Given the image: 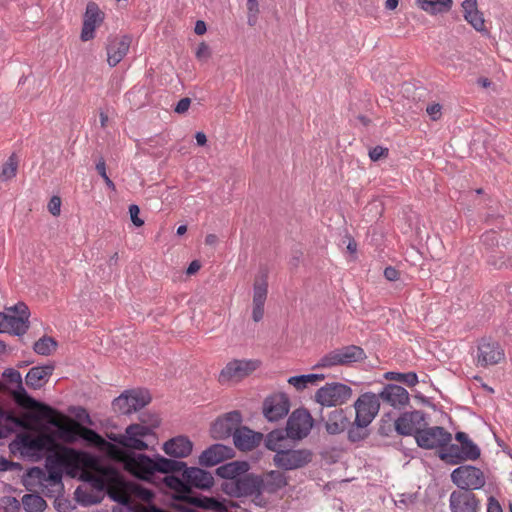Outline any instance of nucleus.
I'll return each instance as SVG.
<instances>
[{
  "instance_id": "obj_46",
  "label": "nucleus",
  "mask_w": 512,
  "mask_h": 512,
  "mask_svg": "<svg viewBox=\"0 0 512 512\" xmlns=\"http://www.w3.org/2000/svg\"><path fill=\"white\" fill-rule=\"evenodd\" d=\"M12 393L15 401L20 405H26L34 402L33 398L27 394L22 383L16 386Z\"/></svg>"
},
{
  "instance_id": "obj_24",
  "label": "nucleus",
  "mask_w": 512,
  "mask_h": 512,
  "mask_svg": "<svg viewBox=\"0 0 512 512\" xmlns=\"http://www.w3.org/2000/svg\"><path fill=\"white\" fill-rule=\"evenodd\" d=\"M132 38L129 35L109 39L107 50V62L110 67H115L129 51Z\"/></svg>"
},
{
  "instance_id": "obj_56",
  "label": "nucleus",
  "mask_w": 512,
  "mask_h": 512,
  "mask_svg": "<svg viewBox=\"0 0 512 512\" xmlns=\"http://www.w3.org/2000/svg\"><path fill=\"white\" fill-rule=\"evenodd\" d=\"M190 104H191L190 98L186 97V98L180 99L175 107V112L179 113V114L186 112L189 109Z\"/></svg>"
},
{
  "instance_id": "obj_32",
  "label": "nucleus",
  "mask_w": 512,
  "mask_h": 512,
  "mask_svg": "<svg viewBox=\"0 0 512 512\" xmlns=\"http://www.w3.org/2000/svg\"><path fill=\"white\" fill-rule=\"evenodd\" d=\"M351 422L343 409H335L329 413L325 423L326 431L331 435L345 431Z\"/></svg>"
},
{
  "instance_id": "obj_1",
  "label": "nucleus",
  "mask_w": 512,
  "mask_h": 512,
  "mask_svg": "<svg viewBox=\"0 0 512 512\" xmlns=\"http://www.w3.org/2000/svg\"><path fill=\"white\" fill-rule=\"evenodd\" d=\"M153 436L151 427L142 424H131L126 428L124 434L111 437L112 441L125 449L120 453V460L126 471L143 480H150L156 472L168 474L183 471L182 476L190 488L210 489L213 486L214 478L212 474L204 469L188 468L182 461L167 459L161 455H155L151 458L145 454L131 451L147 449V439Z\"/></svg>"
},
{
  "instance_id": "obj_62",
  "label": "nucleus",
  "mask_w": 512,
  "mask_h": 512,
  "mask_svg": "<svg viewBox=\"0 0 512 512\" xmlns=\"http://www.w3.org/2000/svg\"><path fill=\"white\" fill-rule=\"evenodd\" d=\"M195 139L199 146H204L207 142V137L203 132H197L195 135Z\"/></svg>"
},
{
  "instance_id": "obj_2",
  "label": "nucleus",
  "mask_w": 512,
  "mask_h": 512,
  "mask_svg": "<svg viewBox=\"0 0 512 512\" xmlns=\"http://www.w3.org/2000/svg\"><path fill=\"white\" fill-rule=\"evenodd\" d=\"M91 461L92 458L87 453L58 444L54 440V445L47 451L45 469H29L24 483L26 486L38 485L46 497L57 499L64 491L63 473L74 475Z\"/></svg>"
},
{
  "instance_id": "obj_58",
  "label": "nucleus",
  "mask_w": 512,
  "mask_h": 512,
  "mask_svg": "<svg viewBox=\"0 0 512 512\" xmlns=\"http://www.w3.org/2000/svg\"><path fill=\"white\" fill-rule=\"evenodd\" d=\"M487 512H503L500 503L493 496L488 498Z\"/></svg>"
},
{
  "instance_id": "obj_19",
  "label": "nucleus",
  "mask_w": 512,
  "mask_h": 512,
  "mask_svg": "<svg viewBox=\"0 0 512 512\" xmlns=\"http://www.w3.org/2000/svg\"><path fill=\"white\" fill-rule=\"evenodd\" d=\"M289 409L290 401L284 393L268 396L263 403V414L271 422L284 418L288 414Z\"/></svg>"
},
{
  "instance_id": "obj_38",
  "label": "nucleus",
  "mask_w": 512,
  "mask_h": 512,
  "mask_svg": "<svg viewBox=\"0 0 512 512\" xmlns=\"http://www.w3.org/2000/svg\"><path fill=\"white\" fill-rule=\"evenodd\" d=\"M18 169V158L13 153L9 156L5 163H3L0 171V182H6L16 176Z\"/></svg>"
},
{
  "instance_id": "obj_18",
  "label": "nucleus",
  "mask_w": 512,
  "mask_h": 512,
  "mask_svg": "<svg viewBox=\"0 0 512 512\" xmlns=\"http://www.w3.org/2000/svg\"><path fill=\"white\" fill-rule=\"evenodd\" d=\"M477 365L487 367L496 365L504 359V351L498 342L490 338H482L478 343Z\"/></svg>"
},
{
  "instance_id": "obj_47",
  "label": "nucleus",
  "mask_w": 512,
  "mask_h": 512,
  "mask_svg": "<svg viewBox=\"0 0 512 512\" xmlns=\"http://www.w3.org/2000/svg\"><path fill=\"white\" fill-rule=\"evenodd\" d=\"M132 491L136 497L145 502H150L154 498V493L151 490L140 485H134Z\"/></svg>"
},
{
  "instance_id": "obj_29",
  "label": "nucleus",
  "mask_w": 512,
  "mask_h": 512,
  "mask_svg": "<svg viewBox=\"0 0 512 512\" xmlns=\"http://www.w3.org/2000/svg\"><path fill=\"white\" fill-rule=\"evenodd\" d=\"M53 371L54 365L52 364L31 368L25 377L27 386L35 390L40 389L48 382Z\"/></svg>"
},
{
  "instance_id": "obj_30",
  "label": "nucleus",
  "mask_w": 512,
  "mask_h": 512,
  "mask_svg": "<svg viewBox=\"0 0 512 512\" xmlns=\"http://www.w3.org/2000/svg\"><path fill=\"white\" fill-rule=\"evenodd\" d=\"M250 465L246 461H232L219 466L216 475L224 479V482H231L239 479L248 472Z\"/></svg>"
},
{
  "instance_id": "obj_7",
  "label": "nucleus",
  "mask_w": 512,
  "mask_h": 512,
  "mask_svg": "<svg viewBox=\"0 0 512 512\" xmlns=\"http://www.w3.org/2000/svg\"><path fill=\"white\" fill-rule=\"evenodd\" d=\"M151 401V396L148 390L134 389L123 392L120 396L115 398L112 402L113 409L124 415L137 412Z\"/></svg>"
},
{
  "instance_id": "obj_20",
  "label": "nucleus",
  "mask_w": 512,
  "mask_h": 512,
  "mask_svg": "<svg viewBox=\"0 0 512 512\" xmlns=\"http://www.w3.org/2000/svg\"><path fill=\"white\" fill-rule=\"evenodd\" d=\"M449 508L451 512H478L480 500L471 491L455 490L450 494Z\"/></svg>"
},
{
  "instance_id": "obj_53",
  "label": "nucleus",
  "mask_w": 512,
  "mask_h": 512,
  "mask_svg": "<svg viewBox=\"0 0 512 512\" xmlns=\"http://www.w3.org/2000/svg\"><path fill=\"white\" fill-rule=\"evenodd\" d=\"M442 106L438 103H433L431 105H428L426 108L427 114L430 116V118L433 121L438 120L442 115Z\"/></svg>"
},
{
  "instance_id": "obj_39",
  "label": "nucleus",
  "mask_w": 512,
  "mask_h": 512,
  "mask_svg": "<svg viewBox=\"0 0 512 512\" xmlns=\"http://www.w3.org/2000/svg\"><path fill=\"white\" fill-rule=\"evenodd\" d=\"M57 342L52 337L43 336L34 343V351L43 356L50 355L57 348Z\"/></svg>"
},
{
  "instance_id": "obj_60",
  "label": "nucleus",
  "mask_w": 512,
  "mask_h": 512,
  "mask_svg": "<svg viewBox=\"0 0 512 512\" xmlns=\"http://www.w3.org/2000/svg\"><path fill=\"white\" fill-rule=\"evenodd\" d=\"M109 495L114 501H117L121 504H126L129 501L128 496L126 495H122L116 492H109Z\"/></svg>"
},
{
  "instance_id": "obj_63",
  "label": "nucleus",
  "mask_w": 512,
  "mask_h": 512,
  "mask_svg": "<svg viewBox=\"0 0 512 512\" xmlns=\"http://www.w3.org/2000/svg\"><path fill=\"white\" fill-rule=\"evenodd\" d=\"M82 494H83V491H82L80 488H77V489H76V491H75V496H76V499H77L79 502H81V503H83V504H90V503H92V501H90V500H88V499L84 498V497L82 496Z\"/></svg>"
},
{
  "instance_id": "obj_42",
  "label": "nucleus",
  "mask_w": 512,
  "mask_h": 512,
  "mask_svg": "<svg viewBox=\"0 0 512 512\" xmlns=\"http://www.w3.org/2000/svg\"><path fill=\"white\" fill-rule=\"evenodd\" d=\"M198 507L212 510L214 512H228L227 508L214 498L201 497L195 498L193 501Z\"/></svg>"
},
{
  "instance_id": "obj_16",
  "label": "nucleus",
  "mask_w": 512,
  "mask_h": 512,
  "mask_svg": "<svg viewBox=\"0 0 512 512\" xmlns=\"http://www.w3.org/2000/svg\"><path fill=\"white\" fill-rule=\"evenodd\" d=\"M426 425L425 414L419 410L405 412L395 420V430L398 434L404 436L413 435L415 439L417 432L421 431Z\"/></svg>"
},
{
  "instance_id": "obj_33",
  "label": "nucleus",
  "mask_w": 512,
  "mask_h": 512,
  "mask_svg": "<svg viewBox=\"0 0 512 512\" xmlns=\"http://www.w3.org/2000/svg\"><path fill=\"white\" fill-rule=\"evenodd\" d=\"M416 5L430 15L445 14L453 6V0H415Z\"/></svg>"
},
{
  "instance_id": "obj_37",
  "label": "nucleus",
  "mask_w": 512,
  "mask_h": 512,
  "mask_svg": "<svg viewBox=\"0 0 512 512\" xmlns=\"http://www.w3.org/2000/svg\"><path fill=\"white\" fill-rule=\"evenodd\" d=\"M439 457L441 460L446 463L455 465L460 463L462 460L461 446L457 444H448L444 448H441L439 453Z\"/></svg>"
},
{
  "instance_id": "obj_27",
  "label": "nucleus",
  "mask_w": 512,
  "mask_h": 512,
  "mask_svg": "<svg viewBox=\"0 0 512 512\" xmlns=\"http://www.w3.org/2000/svg\"><path fill=\"white\" fill-rule=\"evenodd\" d=\"M287 485L284 473L272 470L264 475H259L260 496L263 493L273 494Z\"/></svg>"
},
{
  "instance_id": "obj_22",
  "label": "nucleus",
  "mask_w": 512,
  "mask_h": 512,
  "mask_svg": "<svg viewBox=\"0 0 512 512\" xmlns=\"http://www.w3.org/2000/svg\"><path fill=\"white\" fill-rule=\"evenodd\" d=\"M268 295V282L267 276L262 275L261 278H256L253 285V300H252V319L259 322L264 317V305Z\"/></svg>"
},
{
  "instance_id": "obj_35",
  "label": "nucleus",
  "mask_w": 512,
  "mask_h": 512,
  "mask_svg": "<svg viewBox=\"0 0 512 512\" xmlns=\"http://www.w3.org/2000/svg\"><path fill=\"white\" fill-rule=\"evenodd\" d=\"M325 379L324 374H305L292 376L288 379V383L294 386L297 390H303L310 384H316L318 381Z\"/></svg>"
},
{
  "instance_id": "obj_43",
  "label": "nucleus",
  "mask_w": 512,
  "mask_h": 512,
  "mask_svg": "<svg viewBox=\"0 0 512 512\" xmlns=\"http://www.w3.org/2000/svg\"><path fill=\"white\" fill-rule=\"evenodd\" d=\"M462 460H476L480 457L479 447L471 440L461 445Z\"/></svg>"
},
{
  "instance_id": "obj_10",
  "label": "nucleus",
  "mask_w": 512,
  "mask_h": 512,
  "mask_svg": "<svg viewBox=\"0 0 512 512\" xmlns=\"http://www.w3.org/2000/svg\"><path fill=\"white\" fill-rule=\"evenodd\" d=\"M452 482L459 490H478L485 485V476L483 472L471 465H462L454 469L451 473Z\"/></svg>"
},
{
  "instance_id": "obj_11",
  "label": "nucleus",
  "mask_w": 512,
  "mask_h": 512,
  "mask_svg": "<svg viewBox=\"0 0 512 512\" xmlns=\"http://www.w3.org/2000/svg\"><path fill=\"white\" fill-rule=\"evenodd\" d=\"M355 422L358 426H369L380 409L379 396L372 392L361 394L354 403Z\"/></svg>"
},
{
  "instance_id": "obj_36",
  "label": "nucleus",
  "mask_w": 512,
  "mask_h": 512,
  "mask_svg": "<svg viewBox=\"0 0 512 512\" xmlns=\"http://www.w3.org/2000/svg\"><path fill=\"white\" fill-rule=\"evenodd\" d=\"M22 505L26 512H43L47 507L46 501L37 494L24 495Z\"/></svg>"
},
{
  "instance_id": "obj_9",
  "label": "nucleus",
  "mask_w": 512,
  "mask_h": 512,
  "mask_svg": "<svg viewBox=\"0 0 512 512\" xmlns=\"http://www.w3.org/2000/svg\"><path fill=\"white\" fill-rule=\"evenodd\" d=\"M352 396V389L343 383H327L319 388L315 394V400L322 406H340L346 403Z\"/></svg>"
},
{
  "instance_id": "obj_21",
  "label": "nucleus",
  "mask_w": 512,
  "mask_h": 512,
  "mask_svg": "<svg viewBox=\"0 0 512 512\" xmlns=\"http://www.w3.org/2000/svg\"><path fill=\"white\" fill-rule=\"evenodd\" d=\"M104 20V14L95 2H89L83 17V26L80 38L86 42L95 37V29Z\"/></svg>"
},
{
  "instance_id": "obj_23",
  "label": "nucleus",
  "mask_w": 512,
  "mask_h": 512,
  "mask_svg": "<svg viewBox=\"0 0 512 512\" xmlns=\"http://www.w3.org/2000/svg\"><path fill=\"white\" fill-rule=\"evenodd\" d=\"M379 401L389 404L390 406L401 409L409 404V393L402 386L396 384H387L377 394Z\"/></svg>"
},
{
  "instance_id": "obj_17",
  "label": "nucleus",
  "mask_w": 512,
  "mask_h": 512,
  "mask_svg": "<svg viewBox=\"0 0 512 512\" xmlns=\"http://www.w3.org/2000/svg\"><path fill=\"white\" fill-rule=\"evenodd\" d=\"M242 422V415L239 411H231L217 418L212 424L210 433L214 439H226L235 434V431Z\"/></svg>"
},
{
  "instance_id": "obj_31",
  "label": "nucleus",
  "mask_w": 512,
  "mask_h": 512,
  "mask_svg": "<svg viewBox=\"0 0 512 512\" xmlns=\"http://www.w3.org/2000/svg\"><path fill=\"white\" fill-rule=\"evenodd\" d=\"M464 19L479 32L485 31V20L478 10L477 0H464L461 4Z\"/></svg>"
},
{
  "instance_id": "obj_52",
  "label": "nucleus",
  "mask_w": 512,
  "mask_h": 512,
  "mask_svg": "<svg viewBox=\"0 0 512 512\" xmlns=\"http://www.w3.org/2000/svg\"><path fill=\"white\" fill-rule=\"evenodd\" d=\"M388 155V149L382 146H375L369 151V157L372 161H378Z\"/></svg>"
},
{
  "instance_id": "obj_61",
  "label": "nucleus",
  "mask_w": 512,
  "mask_h": 512,
  "mask_svg": "<svg viewBox=\"0 0 512 512\" xmlns=\"http://www.w3.org/2000/svg\"><path fill=\"white\" fill-rule=\"evenodd\" d=\"M207 30V27H206V23L202 20H198L196 23H195V27H194V32L197 34V35H203Z\"/></svg>"
},
{
  "instance_id": "obj_55",
  "label": "nucleus",
  "mask_w": 512,
  "mask_h": 512,
  "mask_svg": "<svg viewBox=\"0 0 512 512\" xmlns=\"http://www.w3.org/2000/svg\"><path fill=\"white\" fill-rule=\"evenodd\" d=\"M9 419L10 416L0 407V439L7 436L8 429L5 427L4 422Z\"/></svg>"
},
{
  "instance_id": "obj_13",
  "label": "nucleus",
  "mask_w": 512,
  "mask_h": 512,
  "mask_svg": "<svg viewBox=\"0 0 512 512\" xmlns=\"http://www.w3.org/2000/svg\"><path fill=\"white\" fill-rule=\"evenodd\" d=\"M312 459L310 451L305 449H286L275 453L273 462L275 466L284 470H294L307 465Z\"/></svg>"
},
{
  "instance_id": "obj_64",
  "label": "nucleus",
  "mask_w": 512,
  "mask_h": 512,
  "mask_svg": "<svg viewBox=\"0 0 512 512\" xmlns=\"http://www.w3.org/2000/svg\"><path fill=\"white\" fill-rule=\"evenodd\" d=\"M455 438L457 441H459L461 443V445H463L464 443H466L470 440L468 435L464 432H457L455 435Z\"/></svg>"
},
{
  "instance_id": "obj_57",
  "label": "nucleus",
  "mask_w": 512,
  "mask_h": 512,
  "mask_svg": "<svg viewBox=\"0 0 512 512\" xmlns=\"http://www.w3.org/2000/svg\"><path fill=\"white\" fill-rule=\"evenodd\" d=\"M399 271L392 267V266H389V267H386L385 270H384V277L388 280V281H396L398 280L399 278Z\"/></svg>"
},
{
  "instance_id": "obj_34",
  "label": "nucleus",
  "mask_w": 512,
  "mask_h": 512,
  "mask_svg": "<svg viewBox=\"0 0 512 512\" xmlns=\"http://www.w3.org/2000/svg\"><path fill=\"white\" fill-rule=\"evenodd\" d=\"M165 487L174 492L177 499H187L190 494V487L187 481L174 475H166L163 479Z\"/></svg>"
},
{
  "instance_id": "obj_48",
  "label": "nucleus",
  "mask_w": 512,
  "mask_h": 512,
  "mask_svg": "<svg viewBox=\"0 0 512 512\" xmlns=\"http://www.w3.org/2000/svg\"><path fill=\"white\" fill-rule=\"evenodd\" d=\"M3 377L6 379L7 382L15 384L16 386L22 383V377L20 372L12 368L6 369L3 372Z\"/></svg>"
},
{
  "instance_id": "obj_5",
  "label": "nucleus",
  "mask_w": 512,
  "mask_h": 512,
  "mask_svg": "<svg viewBox=\"0 0 512 512\" xmlns=\"http://www.w3.org/2000/svg\"><path fill=\"white\" fill-rule=\"evenodd\" d=\"M12 445L23 456L40 458L54 445V438L48 434L24 433L18 435Z\"/></svg>"
},
{
  "instance_id": "obj_25",
  "label": "nucleus",
  "mask_w": 512,
  "mask_h": 512,
  "mask_svg": "<svg viewBox=\"0 0 512 512\" xmlns=\"http://www.w3.org/2000/svg\"><path fill=\"white\" fill-rule=\"evenodd\" d=\"M233 456L234 452L231 447L223 444H213L201 453L199 463L202 466L211 467Z\"/></svg>"
},
{
  "instance_id": "obj_59",
  "label": "nucleus",
  "mask_w": 512,
  "mask_h": 512,
  "mask_svg": "<svg viewBox=\"0 0 512 512\" xmlns=\"http://www.w3.org/2000/svg\"><path fill=\"white\" fill-rule=\"evenodd\" d=\"M201 268V263L198 261V260H193L187 270H186V273L187 275H193L195 273H197Z\"/></svg>"
},
{
  "instance_id": "obj_3",
  "label": "nucleus",
  "mask_w": 512,
  "mask_h": 512,
  "mask_svg": "<svg viewBox=\"0 0 512 512\" xmlns=\"http://www.w3.org/2000/svg\"><path fill=\"white\" fill-rule=\"evenodd\" d=\"M55 410L47 405L42 406V415L48 421V423L56 428L55 436L65 443L73 444L79 438L84 439L87 442L93 444H99L103 441L101 436L92 429L81 427L79 431V425L70 426L62 424L60 421L54 418Z\"/></svg>"
},
{
  "instance_id": "obj_49",
  "label": "nucleus",
  "mask_w": 512,
  "mask_h": 512,
  "mask_svg": "<svg viewBox=\"0 0 512 512\" xmlns=\"http://www.w3.org/2000/svg\"><path fill=\"white\" fill-rule=\"evenodd\" d=\"M96 170L99 173V175L103 178V180L105 181L106 185L110 189L115 190V185H114L113 181L108 177V175L106 173V164H105V161L103 159H100L98 161V163L96 164Z\"/></svg>"
},
{
  "instance_id": "obj_8",
  "label": "nucleus",
  "mask_w": 512,
  "mask_h": 512,
  "mask_svg": "<svg viewBox=\"0 0 512 512\" xmlns=\"http://www.w3.org/2000/svg\"><path fill=\"white\" fill-rule=\"evenodd\" d=\"M259 475L244 473L239 479L223 482V492L231 497H260Z\"/></svg>"
},
{
  "instance_id": "obj_26",
  "label": "nucleus",
  "mask_w": 512,
  "mask_h": 512,
  "mask_svg": "<svg viewBox=\"0 0 512 512\" xmlns=\"http://www.w3.org/2000/svg\"><path fill=\"white\" fill-rule=\"evenodd\" d=\"M263 439L262 433L255 432L246 426H240L233 434V442L240 451H251L256 448Z\"/></svg>"
},
{
  "instance_id": "obj_4",
  "label": "nucleus",
  "mask_w": 512,
  "mask_h": 512,
  "mask_svg": "<svg viewBox=\"0 0 512 512\" xmlns=\"http://www.w3.org/2000/svg\"><path fill=\"white\" fill-rule=\"evenodd\" d=\"M29 317L30 310L24 302L6 307L4 312L0 313V333L23 336L30 326Z\"/></svg>"
},
{
  "instance_id": "obj_14",
  "label": "nucleus",
  "mask_w": 512,
  "mask_h": 512,
  "mask_svg": "<svg viewBox=\"0 0 512 512\" xmlns=\"http://www.w3.org/2000/svg\"><path fill=\"white\" fill-rule=\"evenodd\" d=\"M313 427V418L309 411L300 408L292 412L287 420L286 435L291 439H303Z\"/></svg>"
},
{
  "instance_id": "obj_41",
  "label": "nucleus",
  "mask_w": 512,
  "mask_h": 512,
  "mask_svg": "<svg viewBox=\"0 0 512 512\" xmlns=\"http://www.w3.org/2000/svg\"><path fill=\"white\" fill-rule=\"evenodd\" d=\"M286 436V430H273L267 435L265 445L269 450L277 453L281 450V442L286 439Z\"/></svg>"
},
{
  "instance_id": "obj_50",
  "label": "nucleus",
  "mask_w": 512,
  "mask_h": 512,
  "mask_svg": "<svg viewBox=\"0 0 512 512\" xmlns=\"http://www.w3.org/2000/svg\"><path fill=\"white\" fill-rule=\"evenodd\" d=\"M139 213H140V208L138 207V205L131 204L129 206V214H130L131 221L137 227H141L144 225V220L139 217Z\"/></svg>"
},
{
  "instance_id": "obj_45",
  "label": "nucleus",
  "mask_w": 512,
  "mask_h": 512,
  "mask_svg": "<svg viewBox=\"0 0 512 512\" xmlns=\"http://www.w3.org/2000/svg\"><path fill=\"white\" fill-rule=\"evenodd\" d=\"M367 426H358L357 423L354 421L350 424L348 429V439L351 442H358L362 439H364L367 436V433L365 432V428Z\"/></svg>"
},
{
  "instance_id": "obj_12",
  "label": "nucleus",
  "mask_w": 512,
  "mask_h": 512,
  "mask_svg": "<svg viewBox=\"0 0 512 512\" xmlns=\"http://www.w3.org/2000/svg\"><path fill=\"white\" fill-rule=\"evenodd\" d=\"M452 440L450 432L441 426L426 427L417 432L415 439L417 445L426 450L444 448Z\"/></svg>"
},
{
  "instance_id": "obj_15",
  "label": "nucleus",
  "mask_w": 512,
  "mask_h": 512,
  "mask_svg": "<svg viewBox=\"0 0 512 512\" xmlns=\"http://www.w3.org/2000/svg\"><path fill=\"white\" fill-rule=\"evenodd\" d=\"M259 365L258 360H233L221 370L219 381H239L255 371Z\"/></svg>"
},
{
  "instance_id": "obj_6",
  "label": "nucleus",
  "mask_w": 512,
  "mask_h": 512,
  "mask_svg": "<svg viewBox=\"0 0 512 512\" xmlns=\"http://www.w3.org/2000/svg\"><path fill=\"white\" fill-rule=\"evenodd\" d=\"M365 358L364 350L356 345L336 348L323 355L314 368H332L335 366L350 365Z\"/></svg>"
},
{
  "instance_id": "obj_54",
  "label": "nucleus",
  "mask_w": 512,
  "mask_h": 512,
  "mask_svg": "<svg viewBox=\"0 0 512 512\" xmlns=\"http://www.w3.org/2000/svg\"><path fill=\"white\" fill-rule=\"evenodd\" d=\"M61 199L58 196H53L48 203V210L53 216H58L61 211Z\"/></svg>"
},
{
  "instance_id": "obj_44",
  "label": "nucleus",
  "mask_w": 512,
  "mask_h": 512,
  "mask_svg": "<svg viewBox=\"0 0 512 512\" xmlns=\"http://www.w3.org/2000/svg\"><path fill=\"white\" fill-rule=\"evenodd\" d=\"M247 24L254 27L258 22L260 13L258 0H247Z\"/></svg>"
},
{
  "instance_id": "obj_51",
  "label": "nucleus",
  "mask_w": 512,
  "mask_h": 512,
  "mask_svg": "<svg viewBox=\"0 0 512 512\" xmlns=\"http://www.w3.org/2000/svg\"><path fill=\"white\" fill-rule=\"evenodd\" d=\"M195 55L199 60H207L211 56L209 46L205 42H201L197 47Z\"/></svg>"
},
{
  "instance_id": "obj_40",
  "label": "nucleus",
  "mask_w": 512,
  "mask_h": 512,
  "mask_svg": "<svg viewBox=\"0 0 512 512\" xmlns=\"http://www.w3.org/2000/svg\"><path fill=\"white\" fill-rule=\"evenodd\" d=\"M385 378L404 383L409 387H414L418 383V376L415 372L400 373L391 371L385 374Z\"/></svg>"
},
{
  "instance_id": "obj_28",
  "label": "nucleus",
  "mask_w": 512,
  "mask_h": 512,
  "mask_svg": "<svg viewBox=\"0 0 512 512\" xmlns=\"http://www.w3.org/2000/svg\"><path fill=\"white\" fill-rule=\"evenodd\" d=\"M193 449V443L186 436H177L166 441L163 445L164 452L174 458H185Z\"/></svg>"
}]
</instances>
